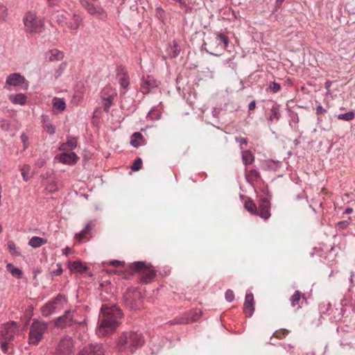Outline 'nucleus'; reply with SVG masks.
Listing matches in <instances>:
<instances>
[{"instance_id":"393cba45","label":"nucleus","mask_w":355,"mask_h":355,"mask_svg":"<svg viewBox=\"0 0 355 355\" xmlns=\"http://www.w3.org/2000/svg\"><path fill=\"white\" fill-rule=\"evenodd\" d=\"M156 272L153 269L147 267L141 273V279L144 283H149L155 277Z\"/></svg>"},{"instance_id":"f8f14e48","label":"nucleus","mask_w":355,"mask_h":355,"mask_svg":"<svg viewBox=\"0 0 355 355\" xmlns=\"http://www.w3.org/2000/svg\"><path fill=\"white\" fill-rule=\"evenodd\" d=\"M159 83L153 76H143L140 85V91L144 94H149L154 89L158 87Z\"/></svg>"},{"instance_id":"de8ad7c7","label":"nucleus","mask_w":355,"mask_h":355,"mask_svg":"<svg viewBox=\"0 0 355 355\" xmlns=\"http://www.w3.org/2000/svg\"><path fill=\"white\" fill-rule=\"evenodd\" d=\"M142 166V160L141 158H137L135 160L132 166H131V169L133 171H137L141 169Z\"/></svg>"},{"instance_id":"423d86ee","label":"nucleus","mask_w":355,"mask_h":355,"mask_svg":"<svg viewBox=\"0 0 355 355\" xmlns=\"http://www.w3.org/2000/svg\"><path fill=\"white\" fill-rule=\"evenodd\" d=\"M340 336V345L345 348L355 349V329L346 326L345 328L337 329Z\"/></svg>"},{"instance_id":"5fc2aeb1","label":"nucleus","mask_w":355,"mask_h":355,"mask_svg":"<svg viewBox=\"0 0 355 355\" xmlns=\"http://www.w3.org/2000/svg\"><path fill=\"white\" fill-rule=\"evenodd\" d=\"M269 88L272 92L277 93L280 90L281 87L279 83H275V82H272L269 85Z\"/></svg>"},{"instance_id":"4c0bfd02","label":"nucleus","mask_w":355,"mask_h":355,"mask_svg":"<svg viewBox=\"0 0 355 355\" xmlns=\"http://www.w3.org/2000/svg\"><path fill=\"white\" fill-rule=\"evenodd\" d=\"M200 317V314L196 311L195 313L191 317L182 318L179 320H174L171 322V324H182L187 323L189 321H195Z\"/></svg>"},{"instance_id":"9d476101","label":"nucleus","mask_w":355,"mask_h":355,"mask_svg":"<svg viewBox=\"0 0 355 355\" xmlns=\"http://www.w3.org/2000/svg\"><path fill=\"white\" fill-rule=\"evenodd\" d=\"M17 331V326L16 322H11L4 324L0 327V339L12 341L13 340Z\"/></svg>"},{"instance_id":"bb28decb","label":"nucleus","mask_w":355,"mask_h":355,"mask_svg":"<svg viewBox=\"0 0 355 355\" xmlns=\"http://www.w3.org/2000/svg\"><path fill=\"white\" fill-rule=\"evenodd\" d=\"M95 225L93 221L88 222L84 229L80 232L79 233L76 234V239L79 241H82L84 239L86 236L90 232L92 227Z\"/></svg>"},{"instance_id":"338daca9","label":"nucleus","mask_w":355,"mask_h":355,"mask_svg":"<svg viewBox=\"0 0 355 355\" xmlns=\"http://www.w3.org/2000/svg\"><path fill=\"white\" fill-rule=\"evenodd\" d=\"M255 107H256V102H255V101H251V102L249 103V105H248V109H249L250 110H254Z\"/></svg>"},{"instance_id":"c9c22d12","label":"nucleus","mask_w":355,"mask_h":355,"mask_svg":"<svg viewBox=\"0 0 355 355\" xmlns=\"http://www.w3.org/2000/svg\"><path fill=\"white\" fill-rule=\"evenodd\" d=\"M147 267V263L145 261H135L131 264L130 269L141 273Z\"/></svg>"},{"instance_id":"58836bf2","label":"nucleus","mask_w":355,"mask_h":355,"mask_svg":"<svg viewBox=\"0 0 355 355\" xmlns=\"http://www.w3.org/2000/svg\"><path fill=\"white\" fill-rule=\"evenodd\" d=\"M254 159V155L250 150H245L242 153V160L245 165L251 164Z\"/></svg>"},{"instance_id":"cd10ccee","label":"nucleus","mask_w":355,"mask_h":355,"mask_svg":"<svg viewBox=\"0 0 355 355\" xmlns=\"http://www.w3.org/2000/svg\"><path fill=\"white\" fill-rule=\"evenodd\" d=\"M46 55L48 56V59L51 62H53L55 60H61L64 58V53L63 52L54 49L50 50L47 53Z\"/></svg>"},{"instance_id":"2eb2a0df","label":"nucleus","mask_w":355,"mask_h":355,"mask_svg":"<svg viewBox=\"0 0 355 355\" xmlns=\"http://www.w3.org/2000/svg\"><path fill=\"white\" fill-rule=\"evenodd\" d=\"M104 353L103 345L94 343L84 347L78 355H104Z\"/></svg>"},{"instance_id":"a18cd8bd","label":"nucleus","mask_w":355,"mask_h":355,"mask_svg":"<svg viewBox=\"0 0 355 355\" xmlns=\"http://www.w3.org/2000/svg\"><path fill=\"white\" fill-rule=\"evenodd\" d=\"M66 67H67L66 62H62L59 65V67L55 71L54 76H55V79H58L59 77L61 76L63 71L65 70Z\"/></svg>"},{"instance_id":"864d4df0","label":"nucleus","mask_w":355,"mask_h":355,"mask_svg":"<svg viewBox=\"0 0 355 355\" xmlns=\"http://www.w3.org/2000/svg\"><path fill=\"white\" fill-rule=\"evenodd\" d=\"M46 189L48 191L52 193V192L56 191L58 189V188L56 183L52 182H49L47 184V185L46 187Z\"/></svg>"},{"instance_id":"bf43d9fd","label":"nucleus","mask_w":355,"mask_h":355,"mask_svg":"<svg viewBox=\"0 0 355 355\" xmlns=\"http://www.w3.org/2000/svg\"><path fill=\"white\" fill-rule=\"evenodd\" d=\"M327 111L325 109H324L322 107V106L319 104L317 107H316V114L318 115V114H324Z\"/></svg>"},{"instance_id":"39448f33","label":"nucleus","mask_w":355,"mask_h":355,"mask_svg":"<svg viewBox=\"0 0 355 355\" xmlns=\"http://www.w3.org/2000/svg\"><path fill=\"white\" fill-rule=\"evenodd\" d=\"M76 312L74 311H66L62 315L58 317L55 320V326L62 329L71 327L76 324L84 326V322H78L76 320Z\"/></svg>"},{"instance_id":"8fccbe9b","label":"nucleus","mask_w":355,"mask_h":355,"mask_svg":"<svg viewBox=\"0 0 355 355\" xmlns=\"http://www.w3.org/2000/svg\"><path fill=\"white\" fill-rule=\"evenodd\" d=\"M20 139L23 143L24 150H25L29 146L28 137L25 133H22L20 136Z\"/></svg>"},{"instance_id":"f3484780","label":"nucleus","mask_w":355,"mask_h":355,"mask_svg":"<svg viewBox=\"0 0 355 355\" xmlns=\"http://www.w3.org/2000/svg\"><path fill=\"white\" fill-rule=\"evenodd\" d=\"M254 302L252 293H247L243 304V311L248 317H251L254 311Z\"/></svg>"},{"instance_id":"052dcab7","label":"nucleus","mask_w":355,"mask_h":355,"mask_svg":"<svg viewBox=\"0 0 355 355\" xmlns=\"http://www.w3.org/2000/svg\"><path fill=\"white\" fill-rule=\"evenodd\" d=\"M275 334L277 338H282V337H284L288 334V331L284 330L281 332H275Z\"/></svg>"},{"instance_id":"e2e57ef3","label":"nucleus","mask_w":355,"mask_h":355,"mask_svg":"<svg viewBox=\"0 0 355 355\" xmlns=\"http://www.w3.org/2000/svg\"><path fill=\"white\" fill-rule=\"evenodd\" d=\"M110 264L114 267H120L122 266V262L118 260H112L110 261Z\"/></svg>"},{"instance_id":"680f3d73","label":"nucleus","mask_w":355,"mask_h":355,"mask_svg":"<svg viewBox=\"0 0 355 355\" xmlns=\"http://www.w3.org/2000/svg\"><path fill=\"white\" fill-rule=\"evenodd\" d=\"M154 112H155L154 109H152L151 110H150L149 112L147 114V117H149L151 119H159V115H157L156 116H153Z\"/></svg>"},{"instance_id":"9b49d317","label":"nucleus","mask_w":355,"mask_h":355,"mask_svg":"<svg viewBox=\"0 0 355 355\" xmlns=\"http://www.w3.org/2000/svg\"><path fill=\"white\" fill-rule=\"evenodd\" d=\"M21 87L25 89H28V83L24 76L19 73H13L10 74L6 80V87Z\"/></svg>"},{"instance_id":"a878e982","label":"nucleus","mask_w":355,"mask_h":355,"mask_svg":"<svg viewBox=\"0 0 355 355\" xmlns=\"http://www.w3.org/2000/svg\"><path fill=\"white\" fill-rule=\"evenodd\" d=\"M246 180L252 184L254 182L258 181L261 179V175L257 168H252L248 171H245Z\"/></svg>"},{"instance_id":"f704fd0d","label":"nucleus","mask_w":355,"mask_h":355,"mask_svg":"<svg viewBox=\"0 0 355 355\" xmlns=\"http://www.w3.org/2000/svg\"><path fill=\"white\" fill-rule=\"evenodd\" d=\"M53 107L58 112H62L66 108V103L62 98H55L53 102Z\"/></svg>"},{"instance_id":"774afa93","label":"nucleus","mask_w":355,"mask_h":355,"mask_svg":"<svg viewBox=\"0 0 355 355\" xmlns=\"http://www.w3.org/2000/svg\"><path fill=\"white\" fill-rule=\"evenodd\" d=\"M49 6H55L58 4V0H47Z\"/></svg>"},{"instance_id":"09e8293b","label":"nucleus","mask_w":355,"mask_h":355,"mask_svg":"<svg viewBox=\"0 0 355 355\" xmlns=\"http://www.w3.org/2000/svg\"><path fill=\"white\" fill-rule=\"evenodd\" d=\"M57 268L55 270H52L50 274L52 276H59L62 273V264L60 263H58L56 264Z\"/></svg>"},{"instance_id":"79ce46f5","label":"nucleus","mask_w":355,"mask_h":355,"mask_svg":"<svg viewBox=\"0 0 355 355\" xmlns=\"http://www.w3.org/2000/svg\"><path fill=\"white\" fill-rule=\"evenodd\" d=\"M30 170H31V167L28 164H24L23 165L21 168H20V171L21 172V175H22V178H23V180L25 181V182H27L29 179H30V176H29V172H30Z\"/></svg>"},{"instance_id":"f03ea898","label":"nucleus","mask_w":355,"mask_h":355,"mask_svg":"<svg viewBox=\"0 0 355 355\" xmlns=\"http://www.w3.org/2000/svg\"><path fill=\"white\" fill-rule=\"evenodd\" d=\"M144 338L138 331H127L122 332L116 342V349L121 353L134 354L144 344Z\"/></svg>"},{"instance_id":"dca6fc26","label":"nucleus","mask_w":355,"mask_h":355,"mask_svg":"<svg viewBox=\"0 0 355 355\" xmlns=\"http://www.w3.org/2000/svg\"><path fill=\"white\" fill-rule=\"evenodd\" d=\"M139 295V293L138 292L125 293L123 296L125 306L128 309L133 311L139 309V304L138 301L135 300V297Z\"/></svg>"},{"instance_id":"49530a36","label":"nucleus","mask_w":355,"mask_h":355,"mask_svg":"<svg viewBox=\"0 0 355 355\" xmlns=\"http://www.w3.org/2000/svg\"><path fill=\"white\" fill-rule=\"evenodd\" d=\"M56 21L62 26H67L68 22L67 21V17L63 14H58L55 16Z\"/></svg>"},{"instance_id":"7ed1b4c3","label":"nucleus","mask_w":355,"mask_h":355,"mask_svg":"<svg viewBox=\"0 0 355 355\" xmlns=\"http://www.w3.org/2000/svg\"><path fill=\"white\" fill-rule=\"evenodd\" d=\"M25 31L31 34H40L44 30L43 19L33 11H28L23 19Z\"/></svg>"},{"instance_id":"c756f323","label":"nucleus","mask_w":355,"mask_h":355,"mask_svg":"<svg viewBox=\"0 0 355 355\" xmlns=\"http://www.w3.org/2000/svg\"><path fill=\"white\" fill-rule=\"evenodd\" d=\"M167 52L171 58H176L180 54V47L177 41H173V44L168 47Z\"/></svg>"},{"instance_id":"4468645a","label":"nucleus","mask_w":355,"mask_h":355,"mask_svg":"<svg viewBox=\"0 0 355 355\" xmlns=\"http://www.w3.org/2000/svg\"><path fill=\"white\" fill-rule=\"evenodd\" d=\"M270 197H262L259 202L258 216L264 220H267L270 217Z\"/></svg>"},{"instance_id":"72a5a7b5","label":"nucleus","mask_w":355,"mask_h":355,"mask_svg":"<svg viewBox=\"0 0 355 355\" xmlns=\"http://www.w3.org/2000/svg\"><path fill=\"white\" fill-rule=\"evenodd\" d=\"M245 209L253 215L258 216V209L255 203L250 199H248L245 202Z\"/></svg>"},{"instance_id":"4be33fe9","label":"nucleus","mask_w":355,"mask_h":355,"mask_svg":"<svg viewBox=\"0 0 355 355\" xmlns=\"http://www.w3.org/2000/svg\"><path fill=\"white\" fill-rule=\"evenodd\" d=\"M301 298H303L305 300L304 295L302 294L299 291H296L290 298V302H291V306L293 308H295L296 310H298L301 308V306L300 304Z\"/></svg>"},{"instance_id":"1a4fd4ad","label":"nucleus","mask_w":355,"mask_h":355,"mask_svg":"<svg viewBox=\"0 0 355 355\" xmlns=\"http://www.w3.org/2000/svg\"><path fill=\"white\" fill-rule=\"evenodd\" d=\"M81 4L90 15L103 21L107 19V15L101 6H96L87 1H83Z\"/></svg>"},{"instance_id":"6e6552de","label":"nucleus","mask_w":355,"mask_h":355,"mask_svg":"<svg viewBox=\"0 0 355 355\" xmlns=\"http://www.w3.org/2000/svg\"><path fill=\"white\" fill-rule=\"evenodd\" d=\"M73 353L72 338L65 336L61 338L55 352V355H71Z\"/></svg>"},{"instance_id":"4d7b16f0","label":"nucleus","mask_w":355,"mask_h":355,"mask_svg":"<svg viewBox=\"0 0 355 355\" xmlns=\"http://www.w3.org/2000/svg\"><path fill=\"white\" fill-rule=\"evenodd\" d=\"M279 162H275L272 160H270L268 162V166L270 167V168H272L274 169H277V167H279Z\"/></svg>"},{"instance_id":"ddd939ff","label":"nucleus","mask_w":355,"mask_h":355,"mask_svg":"<svg viewBox=\"0 0 355 355\" xmlns=\"http://www.w3.org/2000/svg\"><path fill=\"white\" fill-rule=\"evenodd\" d=\"M62 300H64V297L61 294H58L55 298L48 302L42 307L41 312L42 315L47 317L55 313L58 304Z\"/></svg>"},{"instance_id":"a211bd4d","label":"nucleus","mask_w":355,"mask_h":355,"mask_svg":"<svg viewBox=\"0 0 355 355\" xmlns=\"http://www.w3.org/2000/svg\"><path fill=\"white\" fill-rule=\"evenodd\" d=\"M117 78L119 83L125 89H126L130 85V79L128 73L124 71L121 67L117 68Z\"/></svg>"},{"instance_id":"5701e85b","label":"nucleus","mask_w":355,"mask_h":355,"mask_svg":"<svg viewBox=\"0 0 355 355\" xmlns=\"http://www.w3.org/2000/svg\"><path fill=\"white\" fill-rule=\"evenodd\" d=\"M77 146V139L74 137L68 136L67 141L61 144L60 147V150H65L67 148L69 150H73Z\"/></svg>"},{"instance_id":"412c9836","label":"nucleus","mask_w":355,"mask_h":355,"mask_svg":"<svg viewBox=\"0 0 355 355\" xmlns=\"http://www.w3.org/2000/svg\"><path fill=\"white\" fill-rule=\"evenodd\" d=\"M130 144L132 147L137 148L145 145L146 140L141 133L136 132L131 136Z\"/></svg>"},{"instance_id":"c03bdc74","label":"nucleus","mask_w":355,"mask_h":355,"mask_svg":"<svg viewBox=\"0 0 355 355\" xmlns=\"http://www.w3.org/2000/svg\"><path fill=\"white\" fill-rule=\"evenodd\" d=\"M8 16L7 8L1 3H0V24L5 21Z\"/></svg>"},{"instance_id":"e433bc0d","label":"nucleus","mask_w":355,"mask_h":355,"mask_svg":"<svg viewBox=\"0 0 355 355\" xmlns=\"http://www.w3.org/2000/svg\"><path fill=\"white\" fill-rule=\"evenodd\" d=\"M6 269L11 273L12 276L17 277V279L21 278L22 271L19 268L15 267L13 264L10 263H8L6 265Z\"/></svg>"},{"instance_id":"3c124183","label":"nucleus","mask_w":355,"mask_h":355,"mask_svg":"<svg viewBox=\"0 0 355 355\" xmlns=\"http://www.w3.org/2000/svg\"><path fill=\"white\" fill-rule=\"evenodd\" d=\"M44 130L49 135H53L55 133V126L51 123H46L44 125Z\"/></svg>"},{"instance_id":"aec40b11","label":"nucleus","mask_w":355,"mask_h":355,"mask_svg":"<svg viewBox=\"0 0 355 355\" xmlns=\"http://www.w3.org/2000/svg\"><path fill=\"white\" fill-rule=\"evenodd\" d=\"M78 157L73 153H62L60 155V160L63 164L73 165L77 162Z\"/></svg>"},{"instance_id":"a19ab883","label":"nucleus","mask_w":355,"mask_h":355,"mask_svg":"<svg viewBox=\"0 0 355 355\" xmlns=\"http://www.w3.org/2000/svg\"><path fill=\"white\" fill-rule=\"evenodd\" d=\"M7 245H8V248L9 250V252H10L11 254L15 255V256L20 255V252L13 241H8Z\"/></svg>"},{"instance_id":"6e6d98bb","label":"nucleus","mask_w":355,"mask_h":355,"mask_svg":"<svg viewBox=\"0 0 355 355\" xmlns=\"http://www.w3.org/2000/svg\"><path fill=\"white\" fill-rule=\"evenodd\" d=\"M10 341L3 340L0 339V347L1 351L3 353H7L8 352V345Z\"/></svg>"},{"instance_id":"b1692460","label":"nucleus","mask_w":355,"mask_h":355,"mask_svg":"<svg viewBox=\"0 0 355 355\" xmlns=\"http://www.w3.org/2000/svg\"><path fill=\"white\" fill-rule=\"evenodd\" d=\"M73 22H69L67 27L71 30H78L83 22V17L80 15L74 12L72 15Z\"/></svg>"},{"instance_id":"20e7f679","label":"nucleus","mask_w":355,"mask_h":355,"mask_svg":"<svg viewBox=\"0 0 355 355\" xmlns=\"http://www.w3.org/2000/svg\"><path fill=\"white\" fill-rule=\"evenodd\" d=\"M48 329L46 322L34 319L29 330L28 343L31 345H37L43 338L44 334Z\"/></svg>"},{"instance_id":"473e14b6","label":"nucleus","mask_w":355,"mask_h":355,"mask_svg":"<svg viewBox=\"0 0 355 355\" xmlns=\"http://www.w3.org/2000/svg\"><path fill=\"white\" fill-rule=\"evenodd\" d=\"M286 110H287V112L288 113V116L290 117L289 125L291 127L295 128L296 125H297V123H299V116H298L297 113L291 110V109L288 107L286 108Z\"/></svg>"},{"instance_id":"6ab92c4d","label":"nucleus","mask_w":355,"mask_h":355,"mask_svg":"<svg viewBox=\"0 0 355 355\" xmlns=\"http://www.w3.org/2000/svg\"><path fill=\"white\" fill-rule=\"evenodd\" d=\"M68 268L71 272L83 273L87 270V267L80 261L68 262Z\"/></svg>"},{"instance_id":"0eeeda50","label":"nucleus","mask_w":355,"mask_h":355,"mask_svg":"<svg viewBox=\"0 0 355 355\" xmlns=\"http://www.w3.org/2000/svg\"><path fill=\"white\" fill-rule=\"evenodd\" d=\"M117 94L114 89L110 86H107L103 88L101 92V100L103 110L106 113L110 112V108L113 103V101L116 96Z\"/></svg>"},{"instance_id":"13d9d810","label":"nucleus","mask_w":355,"mask_h":355,"mask_svg":"<svg viewBox=\"0 0 355 355\" xmlns=\"http://www.w3.org/2000/svg\"><path fill=\"white\" fill-rule=\"evenodd\" d=\"M46 163V160L44 159V158H39L36 162H35V165L37 166V167H42Z\"/></svg>"},{"instance_id":"69168bd1","label":"nucleus","mask_w":355,"mask_h":355,"mask_svg":"<svg viewBox=\"0 0 355 355\" xmlns=\"http://www.w3.org/2000/svg\"><path fill=\"white\" fill-rule=\"evenodd\" d=\"M349 222L347 220L340 221L338 223V226L341 228H345L348 226Z\"/></svg>"},{"instance_id":"ea45409f","label":"nucleus","mask_w":355,"mask_h":355,"mask_svg":"<svg viewBox=\"0 0 355 355\" xmlns=\"http://www.w3.org/2000/svg\"><path fill=\"white\" fill-rule=\"evenodd\" d=\"M355 117V113L353 111H350L343 114H339L338 119L345 121H350Z\"/></svg>"},{"instance_id":"7c9ffc66","label":"nucleus","mask_w":355,"mask_h":355,"mask_svg":"<svg viewBox=\"0 0 355 355\" xmlns=\"http://www.w3.org/2000/svg\"><path fill=\"white\" fill-rule=\"evenodd\" d=\"M270 112H271V114L269 117L270 121H278L280 119L281 113H280V105H279L275 103L271 107Z\"/></svg>"},{"instance_id":"f257e3e1","label":"nucleus","mask_w":355,"mask_h":355,"mask_svg":"<svg viewBox=\"0 0 355 355\" xmlns=\"http://www.w3.org/2000/svg\"><path fill=\"white\" fill-rule=\"evenodd\" d=\"M122 317L121 310L116 305L108 306L103 304L101 309L100 324L96 329V334L104 337L112 333L119 327Z\"/></svg>"},{"instance_id":"37998d69","label":"nucleus","mask_w":355,"mask_h":355,"mask_svg":"<svg viewBox=\"0 0 355 355\" xmlns=\"http://www.w3.org/2000/svg\"><path fill=\"white\" fill-rule=\"evenodd\" d=\"M216 39L218 41V44H223V48L225 49L229 44L228 37L223 33H219L216 36Z\"/></svg>"},{"instance_id":"603ef678","label":"nucleus","mask_w":355,"mask_h":355,"mask_svg":"<svg viewBox=\"0 0 355 355\" xmlns=\"http://www.w3.org/2000/svg\"><path fill=\"white\" fill-rule=\"evenodd\" d=\"M225 300L229 302H232L234 301V292L230 290V289H228L226 292H225Z\"/></svg>"},{"instance_id":"c85d7f7f","label":"nucleus","mask_w":355,"mask_h":355,"mask_svg":"<svg viewBox=\"0 0 355 355\" xmlns=\"http://www.w3.org/2000/svg\"><path fill=\"white\" fill-rule=\"evenodd\" d=\"M9 99L14 104L24 105L27 102V97L24 94H17L15 95H10Z\"/></svg>"},{"instance_id":"0e129e2a","label":"nucleus","mask_w":355,"mask_h":355,"mask_svg":"<svg viewBox=\"0 0 355 355\" xmlns=\"http://www.w3.org/2000/svg\"><path fill=\"white\" fill-rule=\"evenodd\" d=\"M235 140L236 142L239 143L241 145L247 144V139L243 137H236Z\"/></svg>"},{"instance_id":"2f4dec72","label":"nucleus","mask_w":355,"mask_h":355,"mask_svg":"<svg viewBox=\"0 0 355 355\" xmlns=\"http://www.w3.org/2000/svg\"><path fill=\"white\" fill-rule=\"evenodd\" d=\"M47 243V240L39 236H33L28 241V245L33 248H37Z\"/></svg>"}]
</instances>
